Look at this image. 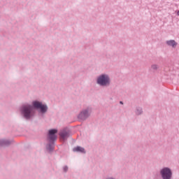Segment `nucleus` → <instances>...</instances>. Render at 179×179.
Returning a JSON list of instances; mask_svg holds the SVG:
<instances>
[{
  "instance_id": "f257e3e1",
  "label": "nucleus",
  "mask_w": 179,
  "mask_h": 179,
  "mask_svg": "<svg viewBox=\"0 0 179 179\" xmlns=\"http://www.w3.org/2000/svg\"><path fill=\"white\" fill-rule=\"evenodd\" d=\"M34 113V108L30 105L23 106L22 108V114L24 115V118L29 120L32 117Z\"/></svg>"
},
{
  "instance_id": "f03ea898",
  "label": "nucleus",
  "mask_w": 179,
  "mask_h": 179,
  "mask_svg": "<svg viewBox=\"0 0 179 179\" xmlns=\"http://www.w3.org/2000/svg\"><path fill=\"white\" fill-rule=\"evenodd\" d=\"M97 83L103 86L110 85V78L108 76L101 75V76H99L97 79Z\"/></svg>"
},
{
  "instance_id": "7ed1b4c3",
  "label": "nucleus",
  "mask_w": 179,
  "mask_h": 179,
  "mask_svg": "<svg viewBox=\"0 0 179 179\" xmlns=\"http://www.w3.org/2000/svg\"><path fill=\"white\" fill-rule=\"evenodd\" d=\"M32 103L34 108H38L39 110H41V113H46L48 110V106L46 105H44L42 103L36 101H33Z\"/></svg>"
},
{
  "instance_id": "20e7f679",
  "label": "nucleus",
  "mask_w": 179,
  "mask_h": 179,
  "mask_svg": "<svg viewBox=\"0 0 179 179\" xmlns=\"http://www.w3.org/2000/svg\"><path fill=\"white\" fill-rule=\"evenodd\" d=\"M161 174L163 179H171L172 172L170 169L164 168L161 171Z\"/></svg>"
},
{
  "instance_id": "39448f33",
  "label": "nucleus",
  "mask_w": 179,
  "mask_h": 179,
  "mask_svg": "<svg viewBox=\"0 0 179 179\" xmlns=\"http://www.w3.org/2000/svg\"><path fill=\"white\" fill-rule=\"evenodd\" d=\"M55 134H57V129L49 130L48 138L50 141H55V139H57V136L55 135Z\"/></svg>"
},
{
  "instance_id": "423d86ee",
  "label": "nucleus",
  "mask_w": 179,
  "mask_h": 179,
  "mask_svg": "<svg viewBox=\"0 0 179 179\" xmlns=\"http://www.w3.org/2000/svg\"><path fill=\"white\" fill-rule=\"evenodd\" d=\"M60 137L62 138V139H63V141H65V139H67V138H69V133L66 132V131H62L59 134Z\"/></svg>"
},
{
  "instance_id": "0eeeda50",
  "label": "nucleus",
  "mask_w": 179,
  "mask_h": 179,
  "mask_svg": "<svg viewBox=\"0 0 179 179\" xmlns=\"http://www.w3.org/2000/svg\"><path fill=\"white\" fill-rule=\"evenodd\" d=\"M73 150L74 152H80V153H85V148H82V147H80V146H77L76 148H74L73 149Z\"/></svg>"
},
{
  "instance_id": "6e6552de",
  "label": "nucleus",
  "mask_w": 179,
  "mask_h": 179,
  "mask_svg": "<svg viewBox=\"0 0 179 179\" xmlns=\"http://www.w3.org/2000/svg\"><path fill=\"white\" fill-rule=\"evenodd\" d=\"M166 43L169 45H171L173 47H176L177 45V43L175 41H173V40L169 41L166 42Z\"/></svg>"
},
{
  "instance_id": "1a4fd4ad",
  "label": "nucleus",
  "mask_w": 179,
  "mask_h": 179,
  "mask_svg": "<svg viewBox=\"0 0 179 179\" xmlns=\"http://www.w3.org/2000/svg\"><path fill=\"white\" fill-rule=\"evenodd\" d=\"M83 115L84 117H87V115H88V111L87 110H85V111L82 112L80 113V116L83 117Z\"/></svg>"
},
{
  "instance_id": "9d476101",
  "label": "nucleus",
  "mask_w": 179,
  "mask_h": 179,
  "mask_svg": "<svg viewBox=\"0 0 179 179\" xmlns=\"http://www.w3.org/2000/svg\"><path fill=\"white\" fill-rule=\"evenodd\" d=\"M152 69H157V65H153V66H152Z\"/></svg>"
},
{
  "instance_id": "9b49d317",
  "label": "nucleus",
  "mask_w": 179,
  "mask_h": 179,
  "mask_svg": "<svg viewBox=\"0 0 179 179\" xmlns=\"http://www.w3.org/2000/svg\"><path fill=\"white\" fill-rule=\"evenodd\" d=\"M64 171L65 172H66V171H68V167H67V166H65V167L64 168Z\"/></svg>"
},
{
  "instance_id": "f8f14e48",
  "label": "nucleus",
  "mask_w": 179,
  "mask_h": 179,
  "mask_svg": "<svg viewBox=\"0 0 179 179\" xmlns=\"http://www.w3.org/2000/svg\"><path fill=\"white\" fill-rule=\"evenodd\" d=\"M176 15L179 16V10L176 13Z\"/></svg>"
},
{
  "instance_id": "ddd939ff",
  "label": "nucleus",
  "mask_w": 179,
  "mask_h": 179,
  "mask_svg": "<svg viewBox=\"0 0 179 179\" xmlns=\"http://www.w3.org/2000/svg\"><path fill=\"white\" fill-rule=\"evenodd\" d=\"M50 145H48V147H47V149H50Z\"/></svg>"
},
{
  "instance_id": "4468645a",
  "label": "nucleus",
  "mask_w": 179,
  "mask_h": 179,
  "mask_svg": "<svg viewBox=\"0 0 179 179\" xmlns=\"http://www.w3.org/2000/svg\"><path fill=\"white\" fill-rule=\"evenodd\" d=\"M53 149H54L53 147H51V150H53Z\"/></svg>"
},
{
  "instance_id": "2eb2a0df",
  "label": "nucleus",
  "mask_w": 179,
  "mask_h": 179,
  "mask_svg": "<svg viewBox=\"0 0 179 179\" xmlns=\"http://www.w3.org/2000/svg\"><path fill=\"white\" fill-rule=\"evenodd\" d=\"M120 103H122V104L123 103L122 101H120Z\"/></svg>"
},
{
  "instance_id": "dca6fc26",
  "label": "nucleus",
  "mask_w": 179,
  "mask_h": 179,
  "mask_svg": "<svg viewBox=\"0 0 179 179\" xmlns=\"http://www.w3.org/2000/svg\"><path fill=\"white\" fill-rule=\"evenodd\" d=\"M138 114H141V112H140V113H138Z\"/></svg>"
},
{
  "instance_id": "f3484780",
  "label": "nucleus",
  "mask_w": 179,
  "mask_h": 179,
  "mask_svg": "<svg viewBox=\"0 0 179 179\" xmlns=\"http://www.w3.org/2000/svg\"><path fill=\"white\" fill-rule=\"evenodd\" d=\"M108 179H113V178H108Z\"/></svg>"
}]
</instances>
